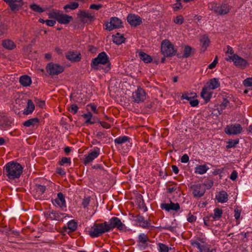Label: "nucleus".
<instances>
[{
	"mask_svg": "<svg viewBox=\"0 0 252 252\" xmlns=\"http://www.w3.org/2000/svg\"><path fill=\"white\" fill-rule=\"evenodd\" d=\"M48 16L49 18L55 19L61 24H68L73 20L71 16L63 14L62 11L56 9H53L49 12Z\"/></svg>",
	"mask_w": 252,
	"mask_h": 252,
	"instance_id": "4",
	"label": "nucleus"
},
{
	"mask_svg": "<svg viewBox=\"0 0 252 252\" xmlns=\"http://www.w3.org/2000/svg\"><path fill=\"white\" fill-rule=\"evenodd\" d=\"M30 8L34 12L41 13L45 11V9L42 8L39 5L33 3L29 5Z\"/></svg>",
	"mask_w": 252,
	"mask_h": 252,
	"instance_id": "41",
	"label": "nucleus"
},
{
	"mask_svg": "<svg viewBox=\"0 0 252 252\" xmlns=\"http://www.w3.org/2000/svg\"><path fill=\"white\" fill-rule=\"evenodd\" d=\"M23 171V167L21 164L15 161H10L3 167V174L9 179L13 180L18 179Z\"/></svg>",
	"mask_w": 252,
	"mask_h": 252,
	"instance_id": "1",
	"label": "nucleus"
},
{
	"mask_svg": "<svg viewBox=\"0 0 252 252\" xmlns=\"http://www.w3.org/2000/svg\"><path fill=\"white\" fill-rule=\"evenodd\" d=\"M78 109H79V107H78V106L75 104H73L71 105L70 108L69 109V111L72 114L74 115L77 113Z\"/></svg>",
	"mask_w": 252,
	"mask_h": 252,
	"instance_id": "56",
	"label": "nucleus"
},
{
	"mask_svg": "<svg viewBox=\"0 0 252 252\" xmlns=\"http://www.w3.org/2000/svg\"><path fill=\"white\" fill-rule=\"evenodd\" d=\"M243 128L239 124L227 125L225 128L224 131L228 135H237L242 132Z\"/></svg>",
	"mask_w": 252,
	"mask_h": 252,
	"instance_id": "12",
	"label": "nucleus"
},
{
	"mask_svg": "<svg viewBox=\"0 0 252 252\" xmlns=\"http://www.w3.org/2000/svg\"><path fill=\"white\" fill-rule=\"evenodd\" d=\"M241 211L237 208L234 210V217L236 220H238L240 217Z\"/></svg>",
	"mask_w": 252,
	"mask_h": 252,
	"instance_id": "64",
	"label": "nucleus"
},
{
	"mask_svg": "<svg viewBox=\"0 0 252 252\" xmlns=\"http://www.w3.org/2000/svg\"><path fill=\"white\" fill-rule=\"evenodd\" d=\"M134 217L135 218L134 220L140 226L144 228H148L150 226V223L148 221L145 220L143 216L138 215Z\"/></svg>",
	"mask_w": 252,
	"mask_h": 252,
	"instance_id": "23",
	"label": "nucleus"
},
{
	"mask_svg": "<svg viewBox=\"0 0 252 252\" xmlns=\"http://www.w3.org/2000/svg\"><path fill=\"white\" fill-rule=\"evenodd\" d=\"M162 229L167 230L171 232H174L175 231L177 227L176 225H165L161 227Z\"/></svg>",
	"mask_w": 252,
	"mask_h": 252,
	"instance_id": "57",
	"label": "nucleus"
},
{
	"mask_svg": "<svg viewBox=\"0 0 252 252\" xmlns=\"http://www.w3.org/2000/svg\"><path fill=\"white\" fill-rule=\"evenodd\" d=\"M104 222L103 223H94L88 231V234L92 238L100 236L105 232H107Z\"/></svg>",
	"mask_w": 252,
	"mask_h": 252,
	"instance_id": "6",
	"label": "nucleus"
},
{
	"mask_svg": "<svg viewBox=\"0 0 252 252\" xmlns=\"http://www.w3.org/2000/svg\"><path fill=\"white\" fill-rule=\"evenodd\" d=\"M160 208L167 212L174 211L178 212L180 209V205L178 203H173L170 200V203H162L160 205Z\"/></svg>",
	"mask_w": 252,
	"mask_h": 252,
	"instance_id": "17",
	"label": "nucleus"
},
{
	"mask_svg": "<svg viewBox=\"0 0 252 252\" xmlns=\"http://www.w3.org/2000/svg\"><path fill=\"white\" fill-rule=\"evenodd\" d=\"M2 46L6 49L12 50L16 47V44L11 40L4 39L2 41Z\"/></svg>",
	"mask_w": 252,
	"mask_h": 252,
	"instance_id": "29",
	"label": "nucleus"
},
{
	"mask_svg": "<svg viewBox=\"0 0 252 252\" xmlns=\"http://www.w3.org/2000/svg\"><path fill=\"white\" fill-rule=\"evenodd\" d=\"M106 65L104 68L106 72H108L111 69V63L108 55L105 52H102L99 53L97 56L93 59L91 63V66L94 70L98 69L99 64Z\"/></svg>",
	"mask_w": 252,
	"mask_h": 252,
	"instance_id": "2",
	"label": "nucleus"
},
{
	"mask_svg": "<svg viewBox=\"0 0 252 252\" xmlns=\"http://www.w3.org/2000/svg\"><path fill=\"white\" fill-rule=\"evenodd\" d=\"M77 228V222L74 220H72L67 222V226H64L63 227V229L66 231L67 229H69V231L67 232V233L69 234L70 233L74 232Z\"/></svg>",
	"mask_w": 252,
	"mask_h": 252,
	"instance_id": "26",
	"label": "nucleus"
},
{
	"mask_svg": "<svg viewBox=\"0 0 252 252\" xmlns=\"http://www.w3.org/2000/svg\"><path fill=\"white\" fill-rule=\"evenodd\" d=\"M218 62V56H216L215 59L214 60V61H213V62L212 63H211L209 65H208V68L209 69H213L214 68H215Z\"/></svg>",
	"mask_w": 252,
	"mask_h": 252,
	"instance_id": "62",
	"label": "nucleus"
},
{
	"mask_svg": "<svg viewBox=\"0 0 252 252\" xmlns=\"http://www.w3.org/2000/svg\"><path fill=\"white\" fill-rule=\"evenodd\" d=\"M239 142V139L237 138L235 140H229L227 142V145L226 146V148L228 149L231 148H234L236 145Z\"/></svg>",
	"mask_w": 252,
	"mask_h": 252,
	"instance_id": "48",
	"label": "nucleus"
},
{
	"mask_svg": "<svg viewBox=\"0 0 252 252\" xmlns=\"http://www.w3.org/2000/svg\"><path fill=\"white\" fill-rule=\"evenodd\" d=\"M135 200V202L137 204L139 209L143 210L144 212L147 211V207L144 202L143 196L141 194L138 193L136 195Z\"/></svg>",
	"mask_w": 252,
	"mask_h": 252,
	"instance_id": "24",
	"label": "nucleus"
},
{
	"mask_svg": "<svg viewBox=\"0 0 252 252\" xmlns=\"http://www.w3.org/2000/svg\"><path fill=\"white\" fill-rule=\"evenodd\" d=\"M212 95V91L204 86L201 92V96L204 99L206 103L210 101Z\"/></svg>",
	"mask_w": 252,
	"mask_h": 252,
	"instance_id": "22",
	"label": "nucleus"
},
{
	"mask_svg": "<svg viewBox=\"0 0 252 252\" xmlns=\"http://www.w3.org/2000/svg\"><path fill=\"white\" fill-rule=\"evenodd\" d=\"M46 71L52 76L58 75L64 71V67L57 63H50L46 66Z\"/></svg>",
	"mask_w": 252,
	"mask_h": 252,
	"instance_id": "11",
	"label": "nucleus"
},
{
	"mask_svg": "<svg viewBox=\"0 0 252 252\" xmlns=\"http://www.w3.org/2000/svg\"><path fill=\"white\" fill-rule=\"evenodd\" d=\"M35 108L34 104L31 99H28L26 108L24 109L23 114L29 115L32 114Z\"/></svg>",
	"mask_w": 252,
	"mask_h": 252,
	"instance_id": "34",
	"label": "nucleus"
},
{
	"mask_svg": "<svg viewBox=\"0 0 252 252\" xmlns=\"http://www.w3.org/2000/svg\"><path fill=\"white\" fill-rule=\"evenodd\" d=\"M78 17L84 24H90L95 20L94 16L86 10H80L78 13Z\"/></svg>",
	"mask_w": 252,
	"mask_h": 252,
	"instance_id": "14",
	"label": "nucleus"
},
{
	"mask_svg": "<svg viewBox=\"0 0 252 252\" xmlns=\"http://www.w3.org/2000/svg\"><path fill=\"white\" fill-rule=\"evenodd\" d=\"M52 203L54 205L60 208L66 207L65 197L61 192L57 194V197L55 199H52Z\"/></svg>",
	"mask_w": 252,
	"mask_h": 252,
	"instance_id": "20",
	"label": "nucleus"
},
{
	"mask_svg": "<svg viewBox=\"0 0 252 252\" xmlns=\"http://www.w3.org/2000/svg\"><path fill=\"white\" fill-rule=\"evenodd\" d=\"M130 138L127 136H119L114 139V142L116 144L121 145L126 142H129Z\"/></svg>",
	"mask_w": 252,
	"mask_h": 252,
	"instance_id": "38",
	"label": "nucleus"
},
{
	"mask_svg": "<svg viewBox=\"0 0 252 252\" xmlns=\"http://www.w3.org/2000/svg\"><path fill=\"white\" fill-rule=\"evenodd\" d=\"M191 245L196 247L200 250V252H213L212 250H210L208 247L203 245L201 246L200 243L196 240H193L191 242Z\"/></svg>",
	"mask_w": 252,
	"mask_h": 252,
	"instance_id": "28",
	"label": "nucleus"
},
{
	"mask_svg": "<svg viewBox=\"0 0 252 252\" xmlns=\"http://www.w3.org/2000/svg\"><path fill=\"white\" fill-rule=\"evenodd\" d=\"M208 5V9L217 15H226L230 12L232 8L230 5L225 2L220 4L216 1H212L209 3Z\"/></svg>",
	"mask_w": 252,
	"mask_h": 252,
	"instance_id": "3",
	"label": "nucleus"
},
{
	"mask_svg": "<svg viewBox=\"0 0 252 252\" xmlns=\"http://www.w3.org/2000/svg\"><path fill=\"white\" fill-rule=\"evenodd\" d=\"M103 6V5L102 4L99 3V4H91L90 5L89 8L91 9H94L95 10H98L99 9L102 8Z\"/></svg>",
	"mask_w": 252,
	"mask_h": 252,
	"instance_id": "59",
	"label": "nucleus"
},
{
	"mask_svg": "<svg viewBox=\"0 0 252 252\" xmlns=\"http://www.w3.org/2000/svg\"><path fill=\"white\" fill-rule=\"evenodd\" d=\"M200 43L201 44V50L202 52H205L207 47L209 46L210 44V40L208 36L205 35L203 36L200 39Z\"/></svg>",
	"mask_w": 252,
	"mask_h": 252,
	"instance_id": "37",
	"label": "nucleus"
},
{
	"mask_svg": "<svg viewBox=\"0 0 252 252\" xmlns=\"http://www.w3.org/2000/svg\"><path fill=\"white\" fill-rule=\"evenodd\" d=\"M96 123L99 124L104 128L109 129L111 127L110 124L104 121H101L98 118H96Z\"/></svg>",
	"mask_w": 252,
	"mask_h": 252,
	"instance_id": "51",
	"label": "nucleus"
},
{
	"mask_svg": "<svg viewBox=\"0 0 252 252\" xmlns=\"http://www.w3.org/2000/svg\"><path fill=\"white\" fill-rule=\"evenodd\" d=\"M216 199L219 203H224L228 200V194L224 190H221L216 196Z\"/></svg>",
	"mask_w": 252,
	"mask_h": 252,
	"instance_id": "33",
	"label": "nucleus"
},
{
	"mask_svg": "<svg viewBox=\"0 0 252 252\" xmlns=\"http://www.w3.org/2000/svg\"><path fill=\"white\" fill-rule=\"evenodd\" d=\"M161 52L164 56L172 57L175 55L177 50L169 40L165 39L161 43Z\"/></svg>",
	"mask_w": 252,
	"mask_h": 252,
	"instance_id": "7",
	"label": "nucleus"
},
{
	"mask_svg": "<svg viewBox=\"0 0 252 252\" xmlns=\"http://www.w3.org/2000/svg\"><path fill=\"white\" fill-rule=\"evenodd\" d=\"M99 155L100 149L97 147H94L93 150H90L87 155L84 156V158L83 159V164L87 165L97 158Z\"/></svg>",
	"mask_w": 252,
	"mask_h": 252,
	"instance_id": "10",
	"label": "nucleus"
},
{
	"mask_svg": "<svg viewBox=\"0 0 252 252\" xmlns=\"http://www.w3.org/2000/svg\"><path fill=\"white\" fill-rule=\"evenodd\" d=\"M132 97L133 101L135 103L143 102L146 99V92L143 88L139 87L135 92L133 93Z\"/></svg>",
	"mask_w": 252,
	"mask_h": 252,
	"instance_id": "13",
	"label": "nucleus"
},
{
	"mask_svg": "<svg viewBox=\"0 0 252 252\" xmlns=\"http://www.w3.org/2000/svg\"><path fill=\"white\" fill-rule=\"evenodd\" d=\"M196 217L189 213L188 215L187 220L190 223L196 221Z\"/></svg>",
	"mask_w": 252,
	"mask_h": 252,
	"instance_id": "61",
	"label": "nucleus"
},
{
	"mask_svg": "<svg viewBox=\"0 0 252 252\" xmlns=\"http://www.w3.org/2000/svg\"><path fill=\"white\" fill-rule=\"evenodd\" d=\"M158 248L159 252H169V247L164 244L159 243Z\"/></svg>",
	"mask_w": 252,
	"mask_h": 252,
	"instance_id": "49",
	"label": "nucleus"
},
{
	"mask_svg": "<svg viewBox=\"0 0 252 252\" xmlns=\"http://www.w3.org/2000/svg\"><path fill=\"white\" fill-rule=\"evenodd\" d=\"M176 186H177V184H176V185L175 186H172V185L169 186L167 188V192L169 193H171L175 191L177 189Z\"/></svg>",
	"mask_w": 252,
	"mask_h": 252,
	"instance_id": "63",
	"label": "nucleus"
},
{
	"mask_svg": "<svg viewBox=\"0 0 252 252\" xmlns=\"http://www.w3.org/2000/svg\"><path fill=\"white\" fill-rule=\"evenodd\" d=\"M122 21L116 17H112L110 19V22L105 23V29L108 31H111L116 29H120L123 27Z\"/></svg>",
	"mask_w": 252,
	"mask_h": 252,
	"instance_id": "9",
	"label": "nucleus"
},
{
	"mask_svg": "<svg viewBox=\"0 0 252 252\" xmlns=\"http://www.w3.org/2000/svg\"><path fill=\"white\" fill-rule=\"evenodd\" d=\"M48 217L52 220L61 221L64 218V214L60 213L56 211H49L47 213Z\"/></svg>",
	"mask_w": 252,
	"mask_h": 252,
	"instance_id": "21",
	"label": "nucleus"
},
{
	"mask_svg": "<svg viewBox=\"0 0 252 252\" xmlns=\"http://www.w3.org/2000/svg\"><path fill=\"white\" fill-rule=\"evenodd\" d=\"M71 158H70L63 157L61 159L58 161V163L60 166H64L65 165H70Z\"/></svg>",
	"mask_w": 252,
	"mask_h": 252,
	"instance_id": "46",
	"label": "nucleus"
},
{
	"mask_svg": "<svg viewBox=\"0 0 252 252\" xmlns=\"http://www.w3.org/2000/svg\"><path fill=\"white\" fill-rule=\"evenodd\" d=\"M13 125V121L11 118L5 116H0V129L6 130L10 129Z\"/></svg>",
	"mask_w": 252,
	"mask_h": 252,
	"instance_id": "15",
	"label": "nucleus"
},
{
	"mask_svg": "<svg viewBox=\"0 0 252 252\" xmlns=\"http://www.w3.org/2000/svg\"><path fill=\"white\" fill-rule=\"evenodd\" d=\"M202 184L204 185L205 188H206V189H209L213 186L214 182L211 179H207Z\"/></svg>",
	"mask_w": 252,
	"mask_h": 252,
	"instance_id": "52",
	"label": "nucleus"
},
{
	"mask_svg": "<svg viewBox=\"0 0 252 252\" xmlns=\"http://www.w3.org/2000/svg\"><path fill=\"white\" fill-rule=\"evenodd\" d=\"M205 86L212 91L219 88L220 86V83L218 78H214L211 79Z\"/></svg>",
	"mask_w": 252,
	"mask_h": 252,
	"instance_id": "27",
	"label": "nucleus"
},
{
	"mask_svg": "<svg viewBox=\"0 0 252 252\" xmlns=\"http://www.w3.org/2000/svg\"><path fill=\"white\" fill-rule=\"evenodd\" d=\"M82 117L86 119L85 124L86 125H93L96 123V119L94 118L93 120H92L93 118V115L90 112H88L86 114H83Z\"/></svg>",
	"mask_w": 252,
	"mask_h": 252,
	"instance_id": "35",
	"label": "nucleus"
},
{
	"mask_svg": "<svg viewBox=\"0 0 252 252\" xmlns=\"http://www.w3.org/2000/svg\"><path fill=\"white\" fill-rule=\"evenodd\" d=\"M105 226L107 229V232L113 230L114 228L120 231H126V226L123 223L121 220L116 217L111 218L108 221H104Z\"/></svg>",
	"mask_w": 252,
	"mask_h": 252,
	"instance_id": "5",
	"label": "nucleus"
},
{
	"mask_svg": "<svg viewBox=\"0 0 252 252\" xmlns=\"http://www.w3.org/2000/svg\"><path fill=\"white\" fill-rule=\"evenodd\" d=\"M46 187L45 186L41 185H36L35 186V192L37 194L38 197L42 195L46 190Z\"/></svg>",
	"mask_w": 252,
	"mask_h": 252,
	"instance_id": "43",
	"label": "nucleus"
},
{
	"mask_svg": "<svg viewBox=\"0 0 252 252\" xmlns=\"http://www.w3.org/2000/svg\"><path fill=\"white\" fill-rule=\"evenodd\" d=\"M113 41L117 45H121L126 41V38L121 35L119 32L116 33L112 35Z\"/></svg>",
	"mask_w": 252,
	"mask_h": 252,
	"instance_id": "32",
	"label": "nucleus"
},
{
	"mask_svg": "<svg viewBox=\"0 0 252 252\" xmlns=\"http://www.w3.org/2000/svg\"><path fill=\"white\" fill-rule=\"evenodd\" d=\"M149 241V239L147 235L144 233H141L138 235V242L142 244H145Z\"/></svg>",
	"mask_w": 252,
	"mask_h": 252,
	"instance_id": "44",
	"label": "nucleus"
},
{
	"mask_svg": "<svg viewBox=\"0 0 252 252\" xmlns=\"http://www.w3.org/2000/svg\"><path fill=\"white\" fill-rule=\"evenodd\" d=\"M39 123L40 120L38 118H33L26 121L23 123V125L26 127L32 126L33 128H37L39 126Z\"/></svg>",
	"mask_w": 252,
	"mask_h": 252,
	"instance_id": "25",
	"label": "nucleus"
},
{
	"mask_svg": "<svg viewBox=\"0 0 252 252\" xmlns=\"http://www.w3.org/2000/svg\"><path fill=\"white\" fill-rule=\"evenodd\" d=\"M234 65L241 69H244L249 65L248 62L237 54H234Z\"/></svg>",
	"mask_w": 252,
	"mask_h": 252,
	"instance_id": "19",
	"label": "nucleus"
},
{
	"mask_svg": "<svg viewBox=\"0 0 252 252\" xmlns=\"http://www.w3.org/2000/svg\"><path fill=\"white\" fill-rule=\"evenodd\" d=\"M79 7V3L76 2H70L68 4L63 6V9L66 12H68L70 10H74Z\"/></svg>",
	"mask_w": 252,
	"mask_h": 252,
	"instance_id": "39",
	"label": "nucleus"
},
{
	"mask_svg": "<svg viewBox=\"0 0 252 252\" xmlns=\"http://www.w3.org/2000/svg\"><path fill=\"white\" fill-rule=\"evenodd\" d=\"M8 5L12 11H19L24 5L23 0H8Z\"/></svg>",
	"mask_w": 252,
	"mask_h": 252,
	"instance_id": "18",
	"label": "nucleus"
},
{
	"mask_svg": "<svg viewBox=\"0 0 252 252\" xmlns=\"http://www.w3.org/2000/svg\"><path fill=\"white\" fill-rule=\"evenodd\" d=\"M19 82L23 87H28L31 85L32 82L31 78L29 76L24 75L20 77Z\"/></svg>",
	"mask_w": 252,
	"mask_h": 252,
	"instance_id": "30",
	"label": "nucleus"
},
{
	"mask_svg": "<svg viewBox=\"0 0 252 252\" xmlns=\"http://www.w3.org/2000/svg\"><path fill=\"white\" fill-rule=\"evenodd\" d=\"M34 101L36 106H38L41 108H43L45 106V102L39 98H35Z\"/></svg>",
	"mask_w": 252,
	"mask_h": 252,
	"instance_id": "50",
	"label": "nucleus"
},
{
	"mask_svg": "<svg viewBox=\"0 0 252 252\" xmlns=\"http://www.w3.org/2000/svg\"><path fill=\"white\" fill-rule=\"evenodd\" d=\"M209 168L206 164L200 165L195 168V173L199 174H203L208 170Z\"/></svg>",
	"mask_w": 252,
	"mask_h": 252,
	"instance_id": "40",
	"label": "nucleus"
},
{
	"mask_svg": "<svg viewBox=\"0 0 252 252\" xmlns=\"http://www.w3.org/2000/svg\"><path fill=\"white\" fill-rule=\"evenodd\" d=\"M127 21L133 27H136L142 23V18L138 15L130 13L127 16Z\"/></svg>",
	"mask_w": 252,
	"mask_h": 252,
	"instance_id": "16",
	"label": "nucleus"
},
{
	"mask_svg": "<svg viewBox=\"0 0 252 252\" xmlns=\"http://www.w3.org/2000/svg\"><path fill=\"white\" fill-rule=\"evenodd\" d=\"M90 201L91 197L90 196L87 197H84L82 202V206H83V207L84 208H87L89 206L90 203Z\"/></svg>",
	"mask_w": 252,
	"mask_h": 252,
	"instance_id": "55",
	"label": "nucleus"
},
{
	"mask_svg": "<svg viewBox=\"0 0 252 252\" xmlns=\"http://www.w3.org/2000/svg\"><path fill=\"white\" fill-rule=\"evenodd\" d=\"M194 198L199 199L203 196L206 192V188L201 183H195L189 187Z\"/></svg>",
	"mask_w": 252,
	"mask_h": 252,
	"instance_id": "8",
	"label": "nucleus"
},
{
	"mask_svg": "<svg viewBox=\"0 0 252 252\" xmlns=\"http://www.w3.org/2000/svg\"><path fill=\"white\" fill-rule=\"evenodd\" d=\"M184 18L181 15L177 16L174 20V23L178 25L182 24L184 22Z\"/></svg>",
	"mask_w": 252,
	"mask_h": 252,
	"instance_id": "54",
	"label": "nucleus"
},
{
	"mask_svg": "<svg viewBox=\"0 0 252 252\" xmlns=\"http://www.w3.org/2000/svg\"><path fill=\"white\" fill-rule=\"evenodd\" d=\"M138 56L140 60H142L146 63H151L153 61L152 58L150 55L142 51H140L138 53Z\"/></svg>",
	"mask_w": 252,
	"mask_h": 252,
	"instance_id": "36",
	"label": "nucleus"
},
{
	"mask_svg": "<svg viewBox=\"0 0 252 252\" xmlns=\"http://www.w3.org/2000/svg\"><path fill=\"white\" fill-rule=\"evenodd\" d=\"M213 219L214 220L220 219L222 215V210L221 209L217 208L214 209Z\"/></svg>",
	"mask_w": 252,
	"mask_h": 252,
	"instance_id": "47",
	"label": "nucleus"
},
{
	"mask_svg": "<svg viewBox=\"0 0 252 252\" xmlns=\"http://www.w3.org/2000/svg\"><path fill=\"white\" fill-rule=\"evenodd\" d=\"M87 107H90L91 110L95 114H98V110L96 108V105L94 103H90L87 105Z\"/></svg>",
	"mask_w": 252,
	"mask_h": 252,
	"instance_id": "60",
	"label": "nucleus"
},
{
	"mask_svg": "<svg viewBox=\"0 0 252 252\" xmlns=\"http://www.w3.org/2000/svg\"><path fill=\"white\" fill-rule=\"evenodd\" d=\"M243 85L245 87H252V77L248 78L243 81Z\"/></svg>",
	"mask_w": 252,
	"mask_h": 252,
	"instance_id": "58",
	"label": "nucleus"
},
{
	"mask_svg": "<svg viewBox=\"0 0 252 252\" xmlns=\"http://www.w3.org/2000/svg\"><path fill=\"white\" fill-rule=\"evenodd\" d=\"M229 103V101L228 100V99L226 98H223L222 101L218 108V111L220 114H222L223 110L226 108Z\"/></svg>",
	"mask_w": 252,
	"mask_h": 252,
	"instance_id": "42",
	"label": "nucleus"
},
{
	"mask_svg": "<svg viewBox=\"0 0 252 252\" xmlns=\"http://www.w3.org/2000/svg\"><path fill=\"white\" fill-rule=\"evenodd\" d=\"M66 58L71 62H78L81 60V57L80 54L72 52H69L66 55Z\"/></svg>",
	"mask_w": 252,
	"mask_h": 252,
	"instance_id": "31",
	"label": "nucleus"
},
{
	"mask_svg": "<svg viewBox=\"0 0 252 252\" xmlns=\"http://www.w3.org/2000/svg\"><path fill=\"white\" fill-rule=\"evenodd\" d=\"M176 1L177 2L173 4V8L174 11H177L182 9L183 5L181 2V0H176Z\"/></svg>",
	"mask_w": 252,
	"mask_h": 252,
	"instance_id": "53",
	"label": "nucleus"
},
{
	"mask_svg": "<svg viewBox=\"0 0 252 252\" xmlns=\"http://www.w3.org/2000/svg\"><path fill=\"white\" fill-rule=\"evenodd\" d=\"M192 49H193L190 46H185L184 50V54L183 57L187 58L190 57L191 55Z\"/></svg>",
	"mask_w": 252,
	"mask_h": 252,
	"instance_id": "45",
	"label": "nucleus"
}]
</instances>
